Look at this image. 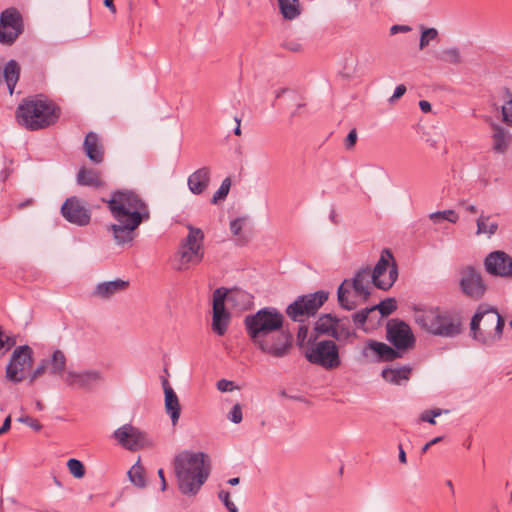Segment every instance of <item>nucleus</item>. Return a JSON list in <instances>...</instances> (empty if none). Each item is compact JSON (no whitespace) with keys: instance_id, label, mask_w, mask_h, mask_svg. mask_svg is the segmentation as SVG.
<instances>
[{"instance_id":"obj_45","label":"nucleus","mask_w":512,"mask_h":512,"mask_svg":"<svg viewBox=\"0 0 512 512\" xmlns=\"http://www.w3.org/2000/svg\"><path fill=\"white\" fill-rule=\"evenodd\" d=\"M438 37V31L435 28H424L422 27V33L420 37L419 47L424 49L428 46L429 42L435 40Z\"/></svg>"},{"instance_id":"obj_36","label":"nucleus","mask_w":512,"mask_h":512,"mask_svg":"<svg viewBox=\"0 0 512 512\" xmlns=\"http://www.w3.org/2000/svg\"><path fill=\"white\" fill-rule=\"evenodd\" d=\"M280 11L285 19L293 20L300 14L298 0H278Z\"/></svg>"},{"instance_id":"obj_64","label":"nucleus","mask_w":512,"mask_h":512,"mask_svg":"<svg viewBox=\"0 0 512 512\" xmlns=\"http://www.w3.org/2000/svg\"><path fill=\"white\" fill-rule=\"evenodd\" d=\"M114 0H104L103 4L107 7L113 14L116 13V6L114 5Z\"/></svg>"},{"instance_id":"obj_39","label":"nucleus","mask_w":512,"mask_h":512,"mask_svg":"<svg viewBox=\"0 0 512 512\" xmlns=\"http://www.w3.org/2000/svg\"><path fill=\"white\" fill-rule=\"evenodd\" d=\"M438 59L442 62L449 63V64H460L461 63V55L460 51L456 47H451L444 49L439 55Z\"/></svg>"},{"instance_id":"obj_42","label":"nucleus","mask_w":512,"mask_h":512,"mask_svg":"<svg viewBox=\"0 0 512 512\" xmlns=\"http://www.w3.org/2000/svg\"><path fill=\"white\" fill-rule=\"evenodd\" d=\"M371 308L377 309L382 316L387 317L397 309V303L394 298H387Z\"/></svg>"},{"instance_id":"obj_26","label":"nucleus","mask_w":512,"mask_h":512,"mask_svg":"<svg viewBox=\"0 0 512 512\" xmlns=\"http://www.w3.org/2000/svg\"><path fill=\"white\" fill-rule=\"evenodd\" d=\"M162 386L165 395V410L170 416L172 424L176 425L179 420L181 411L178 397L173 388L169 385L167 379L163 378Z\"/></svg>"},{"instance_id":"obj_53","label":"nucleus","mask_w":512,"mask_h":512,"mask_svg":"<svg viewBox=\"0 0 512 512\" xmlns=\"http://www.w3.org/2000/svg\"><path fill=\"white\" fill-rule=\"evenodd\" d=\"M2 341L4 344V347L1 351L2 354H5L12 347H14L16 345V338L14 336L5 335L3 330H2Z\"/></svg>"},{"instance_id":"obj_34","label":"nucleus","mask_w":512,"mask_h":512,"mask_svg":"<svg viewBox=\"0 0 512 512\" xmlns=\"http://www.w3.org/2000/svg\"><path fill=\"white\" fill-rule=\"evenodd\" d=\"M389 259L393 260V255L389 250H384L374 269L371 270L372 283L376 286V283L381 282L382 276L388 271Z\"/></svg>"},{"instance_id":"obj_24","label":"nucleus","mask_w":512,"mask_h":512,"mask_svg":"<svg viewBox=\"0 0 512 512\" xmlns=\"http://www.w3.org/2000/svg\"><path fill=\"white\" fill-rule=\"evenodd\" d=\"M211 170L209 167H201L194 171L187 180V185L194 195L202 194L209 186Z\"/></svg>"},{"instance_id":"obj_46","label":"nucleus","mask_w":512,"mask_h":512,"mask_svg":"<svg viewBox=\"0 0 512 512\" xmlns=\"http://www.w3.org/2000/svg\"><path fill=\"white\" fill-rule=\"evenodd\" d=\"M372 311H374V308L366 307L364 309H361L360 311L355 312L352 315V320H353L355 326L357 328H363V326L365 325V323L368 319L369 313Z\"/></svg>"},{"instance_id":"obj_57","label":"nucleus","mask_w":512,"mask_h":512,"mask_svg":"<svg viewBox=\"0 0 512 512\" xmlns=\"http://www.w3.org/2000/svg\"><path fill=\"white\" fill-rule=\"evenodd\" d=\"M307 335H308V327L305 325L299 326L298 332H297V341H298L299 346L303 345L305 339L307 338Z\"/></svg>"},{"instance_id":"obj_9","label":"nucleus","mask_w":512,"mask_h":512,"mask_svg":"<svg viewBox=\"0 0 512 512\" xmlns=\"http://www.w3.org/2000/svg\"><path fill=\"white\" fill-rule=\"evenodd\" d=\"M255 348L273 358L286 357L293 345V336L287 330L278 328L251 342Z\"/></svg>"},{"instance_id":"obj_48","label":"nucleus","mask_w":512,"mask_h":512,"mask_svg":"<svg viewBox=\"0 0 512 512\" xmlns=\"http://www.w3.org/2000/svg\"><path fill=\"white\" fill-rule=\"evenodd\" d=\"M442 413H443V410L439 409V408L426 410L421 413L420 420L423 422H428L432 425H435L436 424L435 418L440 416Z\"/></svg>"},{"instance_id":"obj_1","label":"nucleus","mask_w":512,"mask_h":512,"mask_svg":"<svg viewBox=\"0 0 512 512\" xmlns=\"http://www.w3.org/2000/svg\"><path fill=\"white\" fill-rule=\"evenodd\" d=\"M203 452L184 451L174 459V472L178 488L183 495L195 496L209 477Z\"/></svg>"},{"instance_id":"obj_14","label":"nucleus","mask_w":512,"mask_h":512,"mask_svg":"<svg viewBox=\"0 0 512 512\" xmlns=\"http://www.w3.org/2000/svg\"><path fill=\"white\" fill-rule=\"evenodd\" d=\"M22 31V17L15 8L6 9L1 13L0 43L11 45Z\"/></svg>"},{"instance_id":"obj_19","label":"nucleus","mask_w":512,"mask_h":512,"mask_svg":"<svg viewBox=\"0 0 512 512\" xmlns=\"http://www.w3.org/2000/svg\"><path fill=\"white\" fill-rule=\"evenodd\" d=\"M484 267L490 275L512 278V257L504 251L490 252L484 259Z\"/></svg>"},{"instance_id":"obj_13","label":"nucleus","mask_w":512,"mask_h":512,"mask_svg":"<svg viewBox=\"0 0 512 512\" xmlns=\"http://www.w3.org/2000/svg\"><path fill=\"white\" fill-rule=\"evenodd\" d=\"M113 437L119 445L129 451H137L152 445L149 436L131 424H124L116 429Z\"/></svg>"},{"instance_id":"obj_4","label":"nucleus","mask_w":512,"mask_h":512,"mask_svg":"<svg viewBox=\"0 0 512 512\" xmlns=\"http://www.w3.org/2000/svg\"><path fill=\"white\" fill-rule=\"evenodd\" d=\"M504 324V319L496 308L482 304L471 319V337L480 344L491 347L501 339Z\"/></svg>"},{"instance_id":"obj_12","label":"nucleus","mask_w":512,"mask_h":512,"mask_svg":"<svg viewBox=\"0 0 512 512\" xmlns=\"http://www.w3.org/2000/svg\"><path fill=\"white\" fill-rule=\"evenodd\" d=\"M328 298L325 291L299 296L286 308V314L295 322H303L313 316Z\"/></svg>"},{"instance_id":"obj_49","label":"nucleus","mask_w":512,"mask_h":512,"mask_svg":"<svg viewBox=\"0 0 512 512\" xmlns=\"http://www.w3.org/2000/svg\"><path fill=\"white\" fill-rule=\"evenodd\" d=\"M227 418L234 424H239L243 419L242 407L239 403L235 404L229 411Z\"/></svg>"},{"instance_id":"obj_37","label":"nucleus","mask_w":512,"mask_h":512,"mask_svg":"<svg viewBox=\"0 0 512 512\" xmlns=\"http://www.w3.org/2000/svg\"><path fill=\"white\" fill-rule=\"evenodd\" d=\"M130 481L139 488L146 486L145 470L139 461L136 462L128 471Z\"/></svg>"},{"instance_id":"obj_51","label":"nucleus","mask_w":512,"mask_h":512,"mask_svg":"<svg viewBox=\"0 0 512 512\" xmlns=\"http://www.w3.org/2000/svg\"><path fill=\"white\" fill-rule=\"evenodd\" d=\"M18 421L23 423V424H26L28 425L29 427H31L33 430L35 431H40L42 429V425L40 424V422L28 415H22L18 418Z\"/></svg>"},{"instance_id":"obj_32","label":"nucleus","mask_w":512,"mask_h":512,"mask_svg":"<svg viewBox=\"0 0 512 512\" xmlns=\"http://www.w3.org/2000/svg\"><path fill=\"white\" fill-rule=\"evenodd\" d=\"M48 360V372L53 376H62L66 368V356L57 349L55 350Z\"/></svg>"},{"instance_id":"obj_17","label":"nucleus","mask_w":512,"mask_h":512,"mask_svg":"<svg viewBox=\"0 0 512 512\" xmlns=\"http://www.w3.org/2000/svg\"><path fill=\"white\" fill-rule=\"evenodd\" d=\"M226 296L227 290L224 288H217L213 292L212 329L219 336L226 333L230 322V313L225 309Z\"/></svg>"},{"instance_id":"obj_20","label":"nucleus","mask_w":512,"mask_h":512,"mask_svg":"<svg viewBox=\"0 0 512 512\" xmlns=\"http://www.w3.org/2000/svg\"><path fill=\"white\" fill-rule=\"evenodd\" d=\"M64 381L68 386L90 391L104 381V374L96 369H88L81 372L68 371Z\"/></svg>"},{"instance_id":"obj_61","label":"nucleus","mask_w":512,"mask_h":512,"mask_svg":"<svg viewBox=\"0 0 512 512\" xmlns=\"http://www.w3.org/2000/svg\"><path fill=\"white\" fill-rule=\"evenodd\" d=\"M419 107L423 113H428L431 111V104L426 100H421L419 102Z\"/></svg>"},{"instance_id":"obj_38","label":"nucleus","mask_w":512,"mask_h":512,"mask_svg":"<svg viewBox=\"0 0 512 512\" xmlns=\"http://www.w3.org/2000/svg\"><path fill=\"white\" fill-rule=\"evenodd\" d=\"M398 277V267L393 260L392 264L388 268V277L382 278L381 282L376 283V287L381 290H388L392 287Z\"/></svg>"},{"instance_id":"obj_47","label":"nucleus","mask_w":512,"mask_h":512,"mask_svg":"<svg viewBox=\"0 0 512 512\" xmlns=\"http://www.w3.org/2000/svg\"><path fill=\"white\" fill-rule=\"evenodd\" d=\"M48 367V360H41L37 367L28 375L29 384H33L36 379L48 371Z\"/></svg>"},{"instance_id":"obj_54","label":"nucleus","mask_w":512,"mask_h":512,"mask_svg":"<svg viewBox=\"0 0 512 512\" xmlns=\"http://www.w3.org/2000/svg\"><path fill=\"white\" fill-rule=\"evenodd\" d=\"M217 389L221 392H228L234 389V383L230 380L221 379L217 382Z\"/></svg>"},{"instance_id":"obj_43","label":"nucleus","mask_w":512,"mask_h":512,"mask_svg":"<svg viewBox=\"0 0 512 512\" xmlns=\"http://www.w3.org/2000/svg\"><path fill=\"white\" fill-rule=\"evenodd\" d=\"M67 467L69 469V472L75 477V478H82L85 475V467L84 464L75 458H71L67 462Z\"/></svg>"},{"instance_id":"obj_6","label":"nucleus","mask_w":512,"mask_h":512,"mask_svg":"<svg viewBox=\"0 0 512 512\" xmlns=\"http://www.w3.org/2000/svg\"><path fill=\"white\" fill-rule=\"evenodd\" d=\"M188 234L179 244L178 265L176 269L182 271L190 266L198 265L202 262L205 254L204 233L200 228L192 225L187 226Z\"/></svg>"},{"instance_id":"obj_7","label":"nucleus","mask_w":512,"mask_h":512,"mask_svg":"<svg viewBox=\"0 0 512 512\" xmlns=\"http://www.w3.org/2000/svg\"><path fill=\"white\" fill-rule=\"evenodd\" d=\"M284 316L274 307H264L254 314L245 316L244 326L250 341L281 328Z\"/></svg>"},{"instance_id":"obj_59","label":"nucleus","mask_w":512,"mask_h":512,"mask_svg":"<svg viewBox=\"0 0 512 512\" xmlns=\"http://www.w3.org/2000/svg\"><path fill=\"white\" fill-rule=\"evenodd\" d=\"M10 427H11V417L7 416L4 419L2 426H0V436L2 434H4L5 432H7L10 429Z\"/></svg>"},{"instance_id":"obj_11","label":"nucleus","mask_w":512,"mask_h":512,"mask_svg":"<svg viewBox=\"0 0 512 512\" xmlns=\"http://www.w3.org/2000/svg\"><path fill=\"white\" fill-rule=\"evenodd\" d=\"M305 358L311 364L327 370L338 368L341 365L339 349L333 340H322L315 343L305 352Z\"/></svg>"},{"instance_id":"obj_41","label":"nucleus","mask_w":512,"mask_h":512,"mask_svg":"<svg viewBox=\"0 0 512 512\" xmlns=\"http://www.w3.org/2000/svg\"><path fill=\"white\" fill-rule=\"evenodd\" d=\"M429 218L435 223H439L443 220L449 221L451 223H456L459 219L458 214L454 210H444V211H436L429 215Z\"/></svg>"},{"instance_id":"obj_29","label":"nucleus","mask_w":512,"mask_h":512,"mask_svg":"<svg viewBox=\"0 0 512 512\" xmlns=\"http://www.w3.org/2000/svg\"><path fill=\"white\" fill-rule=\"evenodd\" d=\"M338 317L332 314L321 315L315 323L314 330L318 335H326L333 338Z\"/></svg>"},{"instance_id":"obj_58","label":"nucleus","mask_w":512,"mask_h":512,"mask_svg":"<svg viewBox=\"0 0 512 512\" xmlns=\"http://www.w3.org/2000/svg\"><path fill=\"white\" fill-rule=\"evenodd\" d=\"M411 28L409 26H406V25H393L390 29V33L392 35L398 33V32H408L410 31Z\"/></svg>"},{"instance_id":"obj_23","label":"nucleus","mask_w":512,"mask_h":512,"mask_svg":"<svg viewBox=\"0 0 512 512\" xmlns=\"http://www.w3.org/2000/svg\"><path fill=\"white\" fill-rule=\"evenodd\" d=\"M128 286L129 282L122 279L101 282L96 285L94 290L91 292V296L103 300H108L115 294L126 290Z\"/></svg>"},{"instance_id":"obj_3","label":"nucleus","mask_w":512,"mask_h":512,"mask_svg":"<svg viewBox=\"0 0 512 512\" xmlns=\"http://www.w3.org/2000/svg\"><path fill=\"white\" fill-rule=\"evenodd\" d=\"M415 322L426 332L446 338H454L462 332L461 316L439 307L415 309Z\"/></svg>"},{"instance_id":"obj_8","label":"nucleus","mask_w":512,"mask_h":512,"mask_svg":"<svg viewBox=\"0 0 512 512\" xmlns=\"http://www.w3.org/2000/svg\"><path fill=\"white\" fill-rule=\"evenodd\" d=\"M370 282L372 275L370 267H364L358 270L351 281L344 280L338 287V302L345 310H353L357 307V302L349 297L350 288L353 289L355 296H360L364 301L370 296Z\"/></svg>"},{"instance_id":"obj_18","label":"nucleus","mask_w":512,"mask_h":512,"mask_svg":"<svg viewBox=\"0 0 512 512\" xmlns=\"http://www.w3.org/2000/svg\"><path fill=\"white\" fill-rule=\"evenodd\" d=\"M61 214L65 220L80 227L87 226L91 221V211L76 196L65 200Z\"/></svg>"},{"instance_id":"obj_33","label":"nucleus","mask_w":512,"mask_h":512,"mask_svg":"<svg viewBox=\"0 0 512 512\" xmlns=\"http://www.w3.org/2000/svg\"><path fill=\"white\" fill-rule=\"evenodd\" d=\"M355 337H357V333L351 329L349 319L347 317L338 318L333 338L339 342H348L350 338Z\"/></svg>"},{"instance_id":"obj_25","label":"nucleus","mask_w":512,"mask_h":512,"mask_svg":"<svg viewBox=\"0 0 512 512\" xmlns=\"http://www.w3.org/2000/svg\"><path fill=\"white\" fill-rule=\"evenodd\" d=\"M83 148L86 156L95 164L102 163L104 159V148L99 136L95 132H89L84 140Z\"/></svg>"},{"instance_id":"obj_5","label":"nucleus","mask_w":512,"mask_h":512,"mask_svg":"<svg viewBox=\"0 0 512 512\" xmlns=\"http://www.w3.org/2000/svg\"><path fill=\"white\" fill-rule=\"evenodd\" d=\"M101 200L107 204L116 221H122L123 218L132 219L133 213L138 214L143 222L150 219L148 204L134 190L118 189L111 193L109 199L102 198Z\"/></svg>"},{"instance_id":"obj_16","label":"nucleus","mask_w":512,"mask_h":512,"mask_svg":"<svg viewBox=\"0 0 512 512\" xmlns=\"http://www.w3.org/2000/svg\"><path fill=\"white\" fill-rule=\"evenodd\" d=\"M459 285L463 294L475 300L482 298L486 291L481 273L472 266L461 269Z\"/></svg>"},{"instance_id":"obj_31","label":"nucleus","mask_w":512,"mask_h":512,"mask_svg":"<svg viewBox=\"0 0 512 512\" xmlns=\"http://www.w3.org/2000/svg\"><path fill=\"white\" fill-rule=\"evenodd\" d=\"M500 98L503 102L501 106L502 122L512 127V90L508 87H502Z\"/></svg>"},{"instance_id":"obj_10","label":"nucleus","mask_w":512,"mask_h":512,"mask_svg":"<svg viewBox=\"0 0 512 512\" xmlns=\"http://www.w3.org/2000/svg\"><path fill=\"white\" fill-rule=\"evenodd\" d=\"M33 350L29 345L16 347L5 368V378L12 384H19L26 379V370L33 364Z\"/></svg>"},{"instance_id":"obj_60","label":"nucleus","mask_w":512,"mask_h":512,"mask_svg":"<svg viewBox=\"0 0 512 512\" xmlns=\"http://www.w3.org/2000/svg\"><path fill=\"white\" fill-rule=\"evenodd\" d=\"M284 47L292 52H299L301 50V44L297 42H288L284 44Z\"/></svg>"},{"instance_id":"obj_62","label":"nucleus","mask_w":512,"mask_h":512,"mask_svg":"<svg viewBox=\"0 0 512 512\" xmlns=\"http://www.w3.org/2000/svg\"><path fill=\"white\" fill-rule=\"evenodd\" d=\"M157 473H158V476H159L160 481H161V490L165 491L166 488H167V483H166V479H165V476H164L163 469L160 468Z\"/></svg>"},{"instance_id":"obj_63","label":"nucleus","mask_w":512,"mask_h":512,"mask_svg":"<svg viewBox=\"0 0 512 512\" xmlns=\"http://www.w3.org/2000/svg\"><path fill=\"white\" fill-rule=\"evenodd\" d=\"M32 204H33V199L29 198V199H26L25 201H22V202L18 203L16 205V208L18 210H21V209H24V208H26L28 206H31Z\"/></svg>"},{"instance_id":"obj_40","label":"nucleus","mask_w":512,"mask_h":512,"mask_svg":"<svg viewBox=\"0 0 512 512\" xmlns=\"http://www.w3.org/2000/svg\"><path fill=\"white\" fill-rule=\"evenodd\" d=\"M489 218V216L481 215L477 219V234H487L490 237L496 233L498 229V224L496 222L487 224L486 221Z\"/></svg>"},{"instance_id":"obj_30","label":"nucleus","mask_w":512,"mask_h":512,"mask_svg":"<svg viewBox=\"0 0 512 512\" xmlns=\"http://www.w3.org/2000/svg\"><path fill=\"white\" fill-rule=\"evenodd\" d=\"M3 77L7 84L9 93L12 95L20 77V65L17 61L11 59L5 64Z\"/></svg>"},{"instance_id":"obj_28","label":"nucleus","mask_w":512,"mask_h":512,"mask_svg":"<svg viewBox=\"0 0 512 512\" xmlns=\"http://www.w3.org/2000/svg\"><path fill=\"white\" fill-rule=\"evenodd\" d=\"M410 374L411 368L409 366H402L398 368H385L382 370L381 376L391 384L400 385L403 381L409 380Z\"/></svg>"},{"instance_id":"obj_50","label":"nucleus","mask_w":512,"mask_h":512,"mask_svg":"<svg viewBox=\"0 0 512 512\" xmlns=\"http://www.w3.org/2000/svg\"><path fill=\"white\" fill-rule=\"evenodd\" d=\"M218 498L222 501L224 506L227 508L229 512H238V508L236 505L230 500V494L228 491L221 490L218 493Z\"/></svg>"},{"instance_id":"obj_44","label":"nucleus","mask_w":512,"mask_h":512,"mask_svg":"<svg viewBox=\"0 0 512 512\" xmlns=\"http://www.w3.org/2000/svg\"><path fill=\"white\" fill-rule=\"evenodd\" d=\"M230 187L231 180L229 177H227L222 181L219 189L214 193L211 202L213 204H217L219 200L225 199L229 193Z\"/></svg>"},{"instance_id":"obj_55","label":"nucleus","mask_w":512,"mask_h":512,"mask_svg":"<svg viewBox=\"0 0 512 512\" xmlns=\"http://www.w3.org/2000/svg\"><path fill=\"white\" fill-rule=\"evenodd\" d=\"M406 92V87L404 84H400L396 86L393 95L389 98L390 103H394L396 100L401 98Z\"/></svg>"},{"instance_id":"obj_15","label":"nucleus","mask_w":512,"mask_h":512,"mask_svg":"<svg viewBox=\"0 0 512 512\" xmlns=\"http://www.w3.org/2000/svg\"><path fill=\"white\" fill-rule=\"evenodd\" d=\"M387 339L395 349L407 350L414 346L415 338L410 326L404 321L392 319L387 323Z\"/></svg>"},{"instance_id":"obj_2","label":"nucleus","mask_w":512,"mask_h":512,"mask_svg":"<svg viewBox=\"0 0 512 512\" xmlns=\"http://www.w3.org/2000/svg\"><path fill=\"white\" fill-rule=\"evenodd\" d=\"M60 115V107L42 95L24 100L16 109L18 123L30 131L55 124Z\"/></svg>"},{"instance_id":"obj_22","label":"nucleus","mask_w":512,"mask_h":512,"mask_svg":"<svg viewBox=\"0 0 512 512\" xmlns=\"http://www.w3.org/2000/svg\"><path fill=\"white\" fill-rule=\"evenodd\" d=\"M362 354L367 358L372 356L375 361L379 362L393 361L401 357L400 352H398L396 349L383 342H378L373 339H369L366 342V345L362 350Z\"/></svg>"},{"instance_id":"obj_35","label":"nucleus","mask_w":512,"mask_h":512,"mask_svg":"<svg viewBox=\"0 0 512 512\" xmlns=\"http://www.w3.org/2000/svg\"><path fill=\"white\" fill-rule=\"evenodd\" d=\"M492 138L495 152L505 153L508 150L510 135L503 127L495 125Z\"/></svg>"},{"instance_id":"obj_21","label":"nucleus","mask_w":512,"mask_h":512,"mask_svg":"<svg viewBox=\"0 0 512 512\" xmlns=\"http://www.w3.org/2000/svg\"><path fill=\"white\" fill-rule=\"evenodd\" d=\"M117 222L118 224H111L110 230L117 244L123 245L133 240L134 230H136L143 221H141L138 214L133 213L132 219L123 218L122 221Z\"/></svg>"},{"instance_id":"obj_56","label":"nucleus","mask_w":512,"mask_h":512,"mask_svg":"<svg viewBox=\"0 0 512 512\" xmlns=\"http://www.w3.org/2000/svg\"><path fill=\"white\" fill-rule=\"evenodd\" d=\"M357 141V132L355 129H352L346 139H345V147L346 149H351L354 147L355 143Z\"/></svg>"},{"instance_id":"obj_27","label":"nucleus","mask_w":512,"mask_h":512,"mask_svg":"<svg viewBox=\"0 0 512 512\" xmlns=\"http://www.w3.org/2000/svg\"><path fill=\"white\" fill-rule=\"evenodd\" d=\"M77 183L81 186L100 188L105 186L101 173L92 168L82 167L77 173Z\"/></svg>"},{"instance_id":"obj_52","label":"nucleus","mask_w":512,"mask_h":512,"mask_svg":"<svg viewBox=\"0 0 512 512\" xmlns=\"http://www.w3.org/2000/svg\"><path fill=\"white\" fill-rule=\"evenodd\" d=\"M245 220L246 219L244 217H238V218L233 219L230 222V230L234 236L240 235V232L243 228Z\"/></svg>"}]
</instances>
